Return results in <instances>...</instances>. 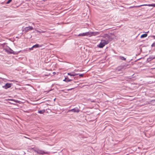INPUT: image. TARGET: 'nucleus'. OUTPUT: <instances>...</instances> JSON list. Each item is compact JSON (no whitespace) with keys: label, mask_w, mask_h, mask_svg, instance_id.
Wrapping results in <instances>:
<instances>
[{"label":"nucleus","mask_w":155,"mask_h":155,"mask_svg":"<svg viewBox=\"0 0 155 155\" xmlns=\"http://www.w3.org/2000/svg\"><path fill=\"white\" fill-rule=\"evenodd\" d=\"M108 43V41L107 40L106 41L105 40H101L100 44L98 45V46L100 48H102Z\"/></svg>","instance_id":"1"},{"label":"nucleus","mask_w":155,"mask_h":155,"mask_svg":"<svg viewBox=\"0 0 155 155\" xmlns=\"http://www.w3.org/2000/svg\"><path fill=\"white\" fill-rule=\"evenodd\" d=\"M33 29V28L31 26H29L25 28L23 30V31L25 32H27L28 31L31 30Z\"/></svg>","instance_id":"2"},{"label":"nucleus","mask_w":155,"mask_h":155,"mask_svg":"<svg viewBox=\"0 0 155 155\" xmlns=\"http://www.w3.org/2000/svg\"><path fill=\"white\" fill-rule=\"evenodd\" d=\"M80 110L77 107H76L74 109L70 110H68V112H72L74 113H78L79 112Z\"/></svg>","instance_id":"3"},{"label":"nucleus","mask_w":155,"mask_h":155,"mask_svg":"<svg viewBox=\"0 0 155 155\" xmlns=\"http://www.w3.org/2000/svg\"><path fill=\"white\" fill-rule=\"evenodd\" d=\"M99 34V32H89V36L90 37L92 35L93 36H96L97 35Z\"/></svg>","instance_id":"4"},{"label":"nucleus","mask_w":155,"mask_h":155,"mask_svg":"<svg viewBox=\"0 0 155 155\" xmlns=\"http://www.w3.org/2000/svg\"><path fill=\"white\" fill-rule=\"evenodd\" d=\"M35 151L38 154H43L47 153H45V151L41 150H35Z\"/></svg>","instance_id":"5"},{"label":"nucleus","mask_w":155,"mask_h":155,"mask_svg":"<svg viewBox=\"0 0 155 155\" xmlns=\"http://www.w3.org/2000/svg\"><path fill=\"white\" fill-rule=\"evenodd\" d=\"M153 6V7H155V4H148V5L144 4V5H140L135 6V7L138 8V7H139L140 6Z\"/></svg>","instance_id":"6"},{"label":"nucleus","mask_w":155,"mask_h":155,"mask_svg":"<svg viewBox=\"0 0 155 155\" xmlns=\"http://www.w3.org/2000/svg\"><path fill=\"white\" fill-rule=\"evenodd\" d=\"M78 36H89V32H87L85 33H81L79 34Z\"/></svg>","instance_id":"7"},{"label":"nucleus","mask_w":155,"mask_h":155,"mask_svg":"<svg viewBox=\"0 0 155 155\" xmlns=\"http://www.w3.org/2000/svg\"><path fill=\"white\" fill-rule=\"evenodd\" d=\"M13 86V84L11 83H7L5 84L4 86H3V87H11Z\"/></svg>","instance_id":"8"},{"label":"nucleus","mask_w":155,"mask_h":155,"mask_svg":"<svg viewBox=\"0 0 155 155\" xmlns=\"http://www.w3.org/2000/svg\"><path fill=\"white\" fill-rule=\"evenodd\" d=\"M68 74L69 75L71 76H74L78 75V74L75 73L74 72H72L71 73H68Z\"/></svg>","instance_id":"9"},{"label":"nucleus","mask_w":155,"mask_h":155,"mask_svg":"<svg viewBox=\"0 0 155 155\" xmlns=\"http://www.w3.org/2000/svg\"><path fill=\"white\" fill-rule=\"evenodd\" d=\"M41 46L40 45L38 44H36L35 45H34L33 46V48H39V47H41Z\"/></svg>","instance_id":"10"},{"label":"nucleus","mask_w":155,"mask_h":155,"mask_svg":"<svg viewBox=\"0 0 155 155\" xmlns=\"http://www.w3.org/2000/svg\"><path fill=\"white\" fill-rule=\"evenodd\" d=\"M9 50H10L9 53L10 54H15V52H14L12 50L11 48L8 49Z\"/></svg>","instance_id":"11"},{"label":"nucleus","mask_w":155,"mask_h":155,"mask_svg":"<svg viewBox=\"0 0 155 155\" xmlns=\"http://www.w3.org/2000/svg\"><path fill=\"white\" fill-rule=\"evenodd\" d=\"M65 80L66 82H68L71 81L72 79H69V78L67 77L65 78Z\"/></svg>","instance_id":"12"},{"label":"nucleus","mask_w":155,"mask_h":155,"mask_svg":"<svg viewBox=\"0 0 155 155\" xmlns=\"http://www.w3.org/2000/svg\"><path fill=\"white\" fill-rule=\"evenodd\" d=\"M147 35L146 34H143L140 36V38H143L146 37Z\"/></svg>","instance_id":"13"},{"label":"nucleus","mask_w":155,"mask_h":155,"mask_svg":"<svg viewBox=\"0 0 155 155\" xmlns=\"http://www.w3.org/2000/svg\"><path fill=\"white\" fill-rule=\"evenodd\" d=\"M45 110H39L38 111V113L41 114H43L45 112Z\"/></svg>","instance_id":"14"},{"label":"nucleus","mask_w":155,"mask_h":155,"mask_svg":"<svg viewBox=\"0 0 155 155\" xmlns=\"http://www.w3.org/2000/svg\"><path fill=\"white\" fill-rule=\"evenodd\" d=\"M10 49V48L9 47H7L6 48H4V50L5 51H6L7 52L9 53L10 50H9V49Z\"/></svg>","instance_id":"15"},{"label":"nucleus","mask_w":155,"mask_h":155,"mask_svg":"<svg viewBox=\"0 0 155 155\" xmlns=\"http://www.w3.org/2000/svg\"><path fill=\"white\" fill-rule=\"evenodd\" d=\"M119 59L121 60H126V58H124V57L123 56H120L119 57Z\"/></svg>","instance_id":"16"},{"label":"nucleus","mask_w":155,"mask_h":155,"mask_svg":"<svg viewBox=\"0 0 155 155\" xmlns=\"http://www.w3.org/2000/svg\"><path fill=\"white\" fill-rule=\"evenodd\" d=\"M11 100L12 101H14L15 102L17 103H19V101H18V100H15L14 99H12V100Z\"/></svg>","instance_id":"17"},{"label":"nucleus","mask_w":155,"mask_h":155,"mask_svg":"<svg viewBox=\"0 0 155 155\" xmlns=\"http://www.w3.org/2000/svg\"><path fill=\"white\" fill-rule=\"evenodd\" d=\"M52 89H51L48 91H44V92L45 93L46 92V94H47L49 92L52 91Z\"/></svg>","instance_id":"18"},{"label":"nucleus","mask_w":155,"mask_h":155,"mask_svg":"<svg viewBox=\"0 0 155 155\" xmlns=\"http://www.w3.org/2000/svg\"><path fill=\"white\" fill-rule=\"evenodd\" d=\"M12 0H8V1L6 2V3L8 4L10 3L11 1Z\"/></svg>","instance_id":"19"},{"label":"nucleus","mask_w":155,"mask_h":155,"mask_svg":"<svg viewBox=\"0 0 155 155\" xmlns=\"http://www.w3.org/2000/svg\"><path fill=\"white\" fill-rule=\"evenodd\" d=\"M155 46V42L153 43L152 45V46L153 47Z\"/></svg>","instance_id":"20"},{"label":"nucleus","mask_w":155,"mask_h":155,"mask_svg":"<svg viewBox=\"0 0 155 155\" xmlns=\"http://www.w3.org/2000/svg\"><path fill=\"white\" fill-rule=\"evenodd\" d=\"M155 58V57H153V58H149L148 59V60H149V59H151V60H152V59H154V58Z\"/></svg>","instance_id":"21"},{"label":"nucleus","mask_w":155,"mask_h":155,"mask_svg":"<svg viewBox=\"0 0 155 155\" xmlns=\"http://www.w3.org/2000/svg\"><path fill=\"white\" fill-rule=\"evenodd\" d=\"M36 31L38 32H40V33H41V32H42V33H43L44 32V31H39L38 30H36Z\"/></svg>","instance_id":"22"},{"label":"nucleus","mask_w":155,"mask_h":155,"mask_svg":"<svg viewBox=\"0 0 155 155\" xmlns=\"http://www.w3.org/2000/svg\"><path fill=\"white\" fill-rule=\"evenodd\" d=\"M117 70H118V71H120L121 70L119 68H118L117 69Z\"/></svg>","instance_id":"23"},{"label":"nucleus","mask_w":155,"mask_h":155,"mask_svg":"<svg viewBox=\"0 0 155 155\" xmlns=\"http://www.w3.org/2000/svg\"><path fill=\"white\" fill-rule=\"evenodd\" d=\"M33 48H33V47H31V48L30 49V50H32Z\"/></svg>","instance_id":"24"},{"label":"nucleus","mask_w":155,"mask_h":155,"mask_svg":"<svg viewBox=\"0 0 155 155\" xmlns=\"http://www.w3.org/2000/svg\"><path fill=\"white\" fill-rule=\"evenodd\" d=\"M79 76H83V74H81L79 75Z\"/></svg>","instance_id":"25"},{"label":"nucleus","mask_w":155,"mask_h":155,"mask_svg":"<svg viewBox=\"0 0 155 155\" xmlns=\"http://www.w3.org/2000/svg\"><path fill=\"white\" fill-rule=\"evenodd\" d=\"M73 89V88H71V89H68V90H71V89Z\"/></svg>","instance_id":"26"},{"label":"nucleus","mask_w":155,"mask_h":155,"mask_svg":"<svg viewBox=\"0 0 155 155\" xmlns=\"http://www.w3.org/2000/svg\"><path fill=\"white\" fill-rule=\"evenodd\" d=\"M63 81H65V79Z\"/></svg>","instance_id":"27"},{"label":"nucleus","mask_w":155,"mask_h":155,"mask_svg":"<svg viewBox=\"0 0 155 155\" xmlns=\"http://www.w3.org/2000/svg\"><path fill=\"white\" fill-rule=\"evenodd\" d=\"M5 88V89H7V88H8L6 87V88Z\"/></svg>","instance_id":"28"}]
</instances>
